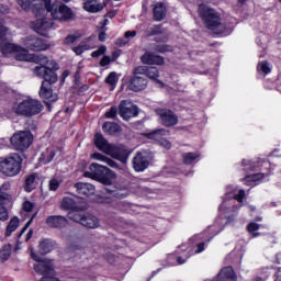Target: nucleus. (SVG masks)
I'll return each instance as SVG.
<instances>
[{"instance_id": "nucleus-48", "label": "nucleus", "mask_w": 281, "mask_h": 281, "mask_svg": "<svg viewBox=\"0 0 281 281\" xmlns=\"http://www.w3.org/2000/svg\"><path fill=\"white\" fill-rule=\"evenodd\" d=\"M146 71H148V67L146 66H138L134 69L133 74H134V78H142V76H146Z\"/></svg>"}, {"instance_id": "nucleus-62", "label": "nucleus", "mask_w": 281, "mask_h": 281, "mask_svg": "<svg viewBox=\"0 0 281 281\" xmlns=\"http://www.w3.org/2000/svg\"><path fill=\"white\" fill-rule=\"evenodd\" d=\"M274 277H276L274 281H281V268H278Z\"/></svg>"}, {"instance_id": "nucleus-31", "label": "nucleus", "mask_w": 281, "mask_h": 281, "mask_svg": "<svg viewBox=\"0 0 281 281\" xmlns=\"http://www.w3.org/2000/svg\"><path fill=\"white\" fill-rule=\"evenodd\" d=\"M92 159H97V161H102L103 164H106V166H110V168H115V169L119 168L117 164L113 159H111L100 153H94L92 155Z\"/></svg>"}, {"instance_id": "nucleus-55", "label": "nucleus", "mask_w": 281, "mask_h": 281, "mask_svg": "<svg viewBox=\"0 0 281 281\" xmlns=\"http://www.w3.org/2000/svg\"><path fill=\"white\" fill-rule=\"evenodd\" d=\"M77 41H78V36H76V35H68L65 38V45H71V44L76 43Z\"/></svg>"}, {"instance_id": "nucleus-43", "label": "nucleus", "mask_w": 281, "mask_h": 281, "mask_svg": "<svg viewBox=\"0 0 281 281\" xmlns=\"http://www.w3.org/2000/svg\"><path fill=\"white\" fill-rule=\"evenodd\" d=\"M164 30L161 29V25H153L148 26L146 30V36H155L157 34H161Z\"/></svg>"}, {"instance_id": "nucleus-44", "label": "nucleus", "mask_w": 281, "mask_h": 281, "mask_svg": "<svg viewBox=\"0 0 281 281\" xmlns=\"http://www.w3.org/2000/svg\"><path fill=\"white\" fill-rule=\"evenodd\" d=\"M199 157H201V154L188 153L183 155V161L184 164L190 165L194 159H199Z\"/></svg>"}, {"instance_id": "nucleus-41", "label": "nucleus", "mask_w": 281, "mask_h": 281, "mask_svg": "<svg viewBox=\"0 0 281 281\" xmlns=\"http://www.w3.org/2000/svg\"><path fill=\"white\" fill-rule=\"evenodd\" d=\"M12 255V247L10 246H4L0 250V262H5L10 259V256Z\"/></svg>"}, {"instance_id": "nucleus-64", "label": "nucleus", "mask_w": 281, "mask_h": 281, "mask_svg": "<svg viewBox=\"0 0 281 281\" xmlns=\"http://www.w3.org/2000/svg\"><path fill=\"white\" fill-rule=\"evenodd\" d=\"M32 236H34V231L30 229L29 233L26 234V237H25L26 243H27V240L32 239Z\"/></svg>"}, {"instance_id": "nucleus-42", "label": "nucleus", "mask_w": 281, "mask_h": 281, "mask_svg": "<svg viewBox=\"0 0 281 281\" xmlns=\"http://www.w3.org/2000/svg\"><path fill=\"white\" fill-rule=\"evenodd\" d=\"M61 210H74L76 207V201L71 198H64L60 203Z\"/></svg>"}, {"instance_id": "nucleus-22", "label": "nucleus", "mask_w": 281, "mask_h": 281, "mask_svg": "<svg viewBox=\"0 0 281 281\" xmlns=\"http://www.w3.org/2000/svg\"><path fill=\"white\" fill-rule=\"evenodd\" d=\"M94 146H97V148L99 150H101V153L109 155V151L111 150L112 145L109 144V140H106V138H104V136H102V134H95L94 135Z\"/></svg>"}, {"instance_id": "nucleus-12", "label": "nucleus", "mask_w": 281, "mask_h": 281, "mask_svg": "<svg viewBox=\"0 0 281 281\" xmlns=\"http://www.w3.org/2000/svg\"><path fill=\"white\" fill-rule=\"evenodd\" d=\"M108 3L109 0H86L83 2V10L91 14H98V12H102L106 8Z\"/></svg>"}, {"instance_id": "nucleus-24", "label": "nucleus", "mask_w": 281, "mask_h": 281, "mask_svg": "<svg viewBox=\"0 0 281 281\" xmlns=\"http://www.w3.org/2000/svg\"><path fill=\"white\" fill-rule=\"evenodd\" d=\"M266 173L258 172V173H249L247 176V187L248 188H256V186H260L262 183V179H265Z\"/></svg>"}, {"instance_id": "nucleus-63", "label": "nucleus", "mask_w": 281, "mask_h": 281, "mask_svg": "<svg viewBox=\"0 0 281 281\" xmlns=\"http://www.w3.org/2000/svg\"><path fill=\"white\" fill-rule=\"evenodd\" d=\"M99 41H101V43H104V41H106V33L104 32L99 33Z\"/></svg>"}, {"instance_id": "nucleus-36", "label": "nucleus", "mask_w": 281, "mask_h": 281, "mask_svg": "<svg viewBox=\"0 0 281 281\" xmlns=\"http://www.w3.org/2000/svg\"><path fill=\"white\" fill-rule=\"evenodd\" d=\"M40 254H49L54 249V243L52 240L45 239L40 243Z\"/></svg>"}, {"instance_id": "nucleus-5", "label": "nucleus", "mask_w": 281, "mask_h": 281, "mask_svg": "<svg viewBox=\"0 0 281 281\" xmlns=\"http://www.w3.org/2000/svg\"><path fill=\"white\" fill-rule=\"evenodd\" d=\"M46 12H49L55 21H74V10L67 4H52L46 2Z\"/></svg>"}, {"instance_id": "nucleus-4", "label": "nucleus", "mask_w": 281, "mask_h": 281, "mask_svg": "<svg viewBox=\"0 0 281 281\" xmlns=\"http://www.w3.org/2000/svg\"><path fill=\"white\" fill-rule=\"evenodd\" d=\"M43 103L33 98H26L13 106L15 115H22V117H34L43 111Z\"/></svg>"}, {"instance_id": "nucleus-46", "label": "nucleus", "mask_w": 281, "mask_h": 281, "mask_svg": "<svg viewBox=\"0 0 281 281\" xmlns=\"http://www.w3.org/2000/svg\"><path fill=\"white\" fill-rule=\"evenodd\" d=\"M261 276L263 277H254L251 281H267V278L271 276V273L269 272V267L261 269Z\"/></svg>"}, {"instance_id": "nucleus-26", "label": "nucleus", "mask_w": 281, "mask_h": 281, "mask_svg": "<svg viewBox=\"0 0 281 281\" xmlns=\"http://www.w3.org/2000/svg\"><path fill=\"white\" fill-rule=\"evenodd\" d=\"M47 3H50L49 0H31V10H36V16H38V13L47 10Z\"/></svg>"}, {"instance_id": "nucleus-16", "label": "nucleus", "mask_w": 281, "mask_h": 281, "mask_svg": "<svg viewBox=\"0 0 281 281\" xmlns=\"http://www.w3.org/2000/svg\"><path fill=\"white\" fill-rule=\"evenodd\" d=\"M40 97L43 100H48V102H56L58 100V95L54 94V91L52 90V83H49V81L42 82Z\"/></svg>"}, {"instance_id": "nucleus-27", "label": "nucleus", "mask_w": 281, "mask_h": 281, "mask_svg": "<svg viewBox=\"0 0 281 281\" xmlns=\"http://www.w3.org/2000/svg\"><path fill=\"white\" fill-rule=\"evenodd\" d=\"M167 135H170V132L166 128L156 130L154 132L147 133L146 137L148 139H154L155 142H160L166 137Z\"/></svg>"}, {"instance_id": "nucleus-59", "label": "nucleus", "mask_w": 281, "mask_h": 281, "mask_svg": "<svg viewBox=\"0 0 281 281\" xmlns=\"http://www.w3.org/2000/svg\"><path fill=\"white\" fill-rule=\"evenodd\" d=\"M23 210L24 212H30L31 210H34V204L32 202H24L23 203Z\"/></svg>"}, {"instance_id": "nucleus-2", "label": "nucleus", "mask_w": 281, "mask_h": 281, "mask_svg": "<svg viewBox=\"0 0 281 281\" xmlns=\"http://www.w3.org/2000/svg\"><path fill=\"white\" fill-rule=\"evenodd\" d=\"M199 12L200 16L203 19L205 23V27L212 31L213 34H223V32L227 30L225 27V24L221 22V15L218 14V12L214 11V9L205 4H200Z\"/></svg>"}, {"instance_id": "nucleus-6", "label": "nucleus", "mask_w": 281, "mask_h": 281, "mask_svg": "<svg viewBox=\"0 0 281 281\" xmlns=\"http://www.w3.org/2000/svg\"><path fill=\"white\" fill-rule=\"evenodd\" d=\"M10 142L14 150H27L34 142V135L30 131H19L12 135Z\"/></svg>"}, {"instance_id": "nucleus-40", "label": "nucleus", "mask_w": 281, "mask_h": 281, "mask_svg": "<svg viewBox=\"0 0 281 281\" xmlns=\"http://www.w3.org/2000/svg\"><path fill=\"white\" fill-rule=\"evenodd\" d=\"M54 157H56V151H54V148H47L46 151L42 154L40 159L43 161V164H49Z\"/></svg>"}, {"instance_id": "nucleus-37", "label": "nucleus", "mask_w": 281, "mask_h": 281, "mask_svg": "<svg viewBox=\"0 0 281 281\" xmlns=\"http://www.w3.org/2000/svg\"><path fill=\"white\" fill-rule=\"evenodd\" d=\"M35 181H36V175L35 173L30 175V176L26 177L25 186H24L25 192H32V190H34L36 188Z\"/></svg>"}, {"instance_id": "nucleus-53", "label": "nucleus", "mask_w": 281, "mask_h": 281, "mask_svg": "<svg viewBox=\"0 0 281 281\" xmlns=\"http://www.w3.org/2000/svg\"><path fill=\"white\" fill-rule=\"evenodd\" d=\"M104 52H106V46H101L98 50L92 52L91 56L92 58H99Z\"/></svg>"}, {"instance_id": "nucleus-47", "label": "nucleus", "mask_w": 281, "mask_h": 281, "mask_svg": "<svg viewBox=\"0 0 281 281\" xmlns=\"http://www.w3.org/2000/svg\"><path fill=\"white\" fill-rule=\"evenodd\" d=\"M63 183V180H58L56 178H53L48 182V188L52 192H56L58 188H60V184Z\"/></svg>"}, {"instance_id": "nucleus-20", "label": "nucleus", "mask_w": 281, "mask_h": 281, "mask_svg": "<svg viewBox=\"0 0 281 281\" xmlns=\"http://www.w3.org/2000/svg\"><path fill=\"white\" fill-rule=\"evenodd\" d=\"M148 87V80L144 77H132L130 80V89L132 91H144Z\"/></svg>"}, {"instance_id": "nucleus-19", "label": "nucleus", "mask_w": 281, "mask_h": 281, "mask_svg": "<svg viewBox=\"0 0 281 281\" xmlns=\"http://www.w3.org/2000/svg\"><path fill=\"white\" fill-rule=\"evenodd\" d=\"M140 60L144 65H158L161 66L166 63L164 57L160 55L153 54L150 52L145 53L142 57Z\"/></svg>"}, {"instance_id": "nucleus-7", "label": "nucleus", "mask_w": 281, "mask_h": 281, "mask_svg": "<svg viewBox=\"0 0 281 281\" xmlns=\"http://www.w3.org/2000/svg\"><path fill=\"white\" fill-rule=\"evenodd\" d=\"M156 113L160 117V122L164 126H177V124L179 123V117L177 116V114H175V112H172V110L157 109Z\"/></svg>"}, {"instance_id": "nucleus-21", "label": "nucleus", "mask_w": 281, "mask_h": 281, "mask_svg": "<svg viewBox=\"0 0 281 281\" xmlns=\"http://www.w3.org/2000/svg\"><path fill=\"white\" fill-rule=\"evenodd\" d=\"M75 188L78 194H81V196H91L95 193V187H93L91 183L78 182L75 184Z\"/></svg>"}, {"instance_id": "nucleus-28", "label": "nucleus", "mask_w": 281, "mask_h": 281, "mask_svg": "<svg viewBox=\"0 0 281 281\" xmlns=\"http://www.w3.org/2000/svg\"><path fill=\"white\" fill-rule=\"evenodd\" d=\"M154 20L164 21L166 19V5L164 3L158 2L154 5Z\"/></svg>"}, {"instance_id": "nucleus-29", "label": "nucleus", "mask_w": 281, "mask_h": 281, "mask_svg": "<svg viewBox=\"0 0 281 281\" xmlns=\"http://www.w3.org/2000/svg\"><path fill=\"white\" fill-rule=\"evenodd\" d=\"M102 130L104 133H108V135H117V133H122V127L117 123L105 122Z\"/></svg>"}, {"instance_id": "nucleus-8", "label": "nucleus", "mask_w": 281, "mask_h": 281, "mask_svg": "<svg viewBox=\"0 0 281 281\" xmlns=\"http://www.w3.org/2000/svg\"><path fill=\"white\" fill-rule=\"evenodd\" d=\"M139 111L137 105L131 101H122L119 105V115L124 120H131V117H137Z\"/></svg>"}, {"instance_id": "nucleus-15", "label": "nucleus", "mask_w": 281, "mask_h": 281, "mask_svg": "<svg viewBox=\"0 0 281 281\" xmlns=\"http://www.w3.org/2000/svg\"><path fill=\"white\" fill-rule=\"evenodd\" d=\"M31 60L36 65H43L47 71H57L58 69V64L49 60L45 55H31Z\"/></svg>"}, {"instance_id": "nucleus-9", "label": "nucleus", "mask_w": 281, "mask_h": 281, "mask_svg": "<svg viewBox=\"0 0 281 281\" xmlns=\"http://www.w3.org/2000/svg\"><path fill=\"white\" fill-rule=\"evenodd\" d=\"M53 26L54 22L47 18L37 19L31 23L32 30L41 34V36H47V32H49V29Z\"/></svg>"}, {"instance_id": "nucleus-30", "label": "nucleus", "mask_w": 281, "mask_h": 281, "mask_svg": "<svg viewBox=\"0 0 281 281\" xmlns=\"http://www.w3.org/2000/svg\"><path fill=\"white\" fill-rule=\"evenodd\" d=\"M263 166L266 170L271 169V162H269L267 159L262 160L261 158H258L256 162L248 161V168L251 170H257V168L262 170Z\"/></svg>"}, {"instance_id": "nucleus-17", "label": "nucleus", "mask_w": 281, "mask_h": 281, "mask_svg": "<svg viewBox=\"0 0 281 281\" xmlns=\"http://www.w3.org/2000/svg\"><path fill=\"white\" fill-rule=\"evenodd\" d=\"M149 161L146 154L137 153L133 159V168L136 172H144L148 168Z\"/></svg>"}, {"instance_id": "nucleus-18", "label": "nucleus", "mask_w": 281, "mask_h": 281, "mask_svg": "<svg viewBox=\"0 0 281 281\" xmlns=\"http://www.w3.org/2000/svg\"><path fill=\"white\" fill-rule=\"evenodd\" d=\"M67 217L61 215H50L46 218V225L54 229H63V227H67Z\"/></svg>"}, {"instance_id": "nucleus-45", "label": "nucleus", "mask_w": 281, "mask_h": 281, "mask_svg": "<svg viewBox=\"0 0 281 281\" xmlns=\"http://www.w3.org/2000/svg\"><path fill=\"white\" fill-rule=\"evenodd\" d=\"M69 218L75 221V223H80L82 225V221L85 220V214L80 212H71L69 213Z\"/></svg>"}, {"instance_id": "nucleus-52", "label": "nucleus", "mask_w": 281, "mask_h": 281, "mask_svg": "<svg viewBox=\"0 0 281 281\" xmlns=\"http://www.w3.org/2000/svg\"><path fill=\"white\" fill-rule=\"evenodd\" d=\"M89 49H91V47H90L89 45H87V44H80L79 46L74 47V48H72V52H75V54H76L77 56H80V54H82L83 52H87V50H89Z\"/></svg>"}, {"instance_id": "nucleus-50", "label": "nucleus", "mask_w": 281, "mask_h": 281, "mask_svg": "<svg viewBox=\"0 0 281 281\" xmlns=\"http://www.w3.org/2000/svg\"><path fill=\"white\" fill-rule=\"evenodd\" d=\"M117 80H119L117 74H116V72H111V74L106 77L105 82H106L108 85H111V87H115V85H117Z\"/></svg>"}, {"instance_id": "nucleus-54", "label": "nucleus", "mask_w": 281, "mask_h": 281, "mask_svg": "<svg viewBox=\"0 0 281 281\" xmlns=\"http://www.w3.org/2000/svg\"><path fill=\"white\" fill-rule=\"evenodd\" d=\"M106 117L114 119L117 116V108L113 106L105 113Z\"/></svg>"}, {"instance_id": "nucleus-33", "label": "nucleus", "mask_w": 281, "mask_h": 281, "mask_svg": "<svg viewBox=\"0 0 281 281\" xmlns=\"http://www.w3.org/2000/svg\"><path fill=\"white\" fill-rule=\"evenodd\" d=\"M19 217L15 216L11 218L5 229V236H12L13 232H16V229L19 228Z\"/></svg>"}, {"instance_id": "nucleus-39", "label": "nucleus", "mask_w": 281, "mask_h": 281, "mask_svg": "<svg viewBox=\"0 0 281 281\" xmlns=\"http://www.w3.org/2000/svg\"><path fill=\"white\" fill-rule=\"evenodd\" d=\"M249 216L252 218V223H262V215L258 212L256 206L248 205Z\"/></svg>"}, {"instance_id": "nucleus-32", "label": "nucleus", "mask_w": 281, "mask_h": 281, "mask_svg": "<svg viewBox=\"0 0 281 281\" xmlns=\"http://www.w3.org/2000/svg\"><path fill=\"white\" fill-rule=\"evenodd\" d=\"M100 183L103 186H106L105 191L109 192V194H113L116 192L117 188L113 186V180L109 177H101L99 179Z\"/></svg>"}, {"instance_id": "nucleus-56", "label": "nucleus", "mask_w": 281, "mask_h": 281, "mask_svg": "<svg viewBox=\"0 0 281 281\" xmlns=\"http://www.w3.org/2000/svg\"><path fill=\"white\" fill-rule=\"evenodd\" d=\"M160 146H164V148H166L167 150H170L172 148V144L167 140L166 138H162L160 142H159Z\"/></svg>"}, {"instance_id": "nucleus-51", "label": "nucleus", "mask_w": 281, "mask_h": 281, "mask_svg": "<svg viewBox=\"0 0 281 281\" xmlns=\"http://www.w3.org/2000/svg\"><path fill=\"white\" fill-rule=\"evenodd\" d=\"M22 10H32V0H15Z\"/></svg>"}, {"instance_id": "nucleus-23", "label": "nucleus", "mask_w": 281, "mask_h": 281, "mask_svg": "<svg viewBox=\"0 0 281 281\" xmlns=\"http://www.w3.org/2000/svg\"><path fill=\"white\" fill-rule=\"evenodd\" d=\"M81 225L83 227H88L89 229H95L100 227V220H98V217H95L94 215L86 214L83 215Z\"/></svg>"}, {"instance_id": "nucleus-3", "label": "nucleus", "mask_w": 281, "mask_h": 281, "mask_svg": "<svg viewBox=\"0 0 281 281\" xmlns=\"http://www.w3.org/2000/svg\"><path fill=\"white\" fill-rule=\"evenodd\" d=\"M23 168V158L21 155L13 153L0 158V173L3 177H18Z\"/></svg>"}, {"instance_id": "nucleus-14", "label": "nucleus", "mask_w": 281, "mask_h": 281, "mask_svg": "<svg viewBox=\"0 0 281 281\" xmlns=\"http://www.w3.org/2000/svg\"><path fill=\"white\" fill-rule=\"evenodd\" d=\"M108 155L113 157V159L122 161V164H126V159H128V150H126V147L123 145H112L110 147V151H108Z\"/></svg>"}, {"instance_id": "nucleus-35", "label": "nucleus", "mask_w": 281, "mask_h": 281, "mask_svg": "<svg viewBox=\"0 0 281 281\" xmlns=\"http://www.w3.org/2000/svg\"><path fill=\"white\" fill-rule=\"evenodd\" d=\"M260 227H262V225H260L256 222L248 223L247 232L251 235L250 238H258V236H260V233L258 232V229H260Z\"/></svg>"}, {"instance_id": "nucleus-38", "label": "nucleus", "mask_w": 281, "mask_h": 281, "mask_svg": "<svg viewBox=\"0 0 281 281\" xmlns=\"http://www.w3.org/2000/svg\"><path fill=\"white\" fill-rule=\"evenodd\" d=\"M257 70L263 76H269V74H271V64H269L267 60L259 61Z\"/></svg>"}, {"instance_id": "nucleus-57", "label": "nucleus", "mask_w": 281, "mask_h": 281, "mask_svg": "<svg viewBox=\"0 0 281 281\" xmlns=\"http://www.w3.org/2000/svg\"><path fill=\"white\" fill-rule=\"evenodd\" d=\"M235 201H238V203H243V199H245V191L239 190L238 194L234 195Z\"/></svg>"}, {"instance_id": "nucleus-13", "label": "nucleus", "mask_w": 281, "mask_h": 281, "mask_svg": "<svg viewBox=\"0 0 281 281\" xmlns=\"http://www.w3.org/2000/svg\"><path fill=\"white\" fill-rule=\"evenodd\" d=\"M10 190V182H4L0 187V221H8V209L3 206V201H8L10 195L5 191Z\"/></svg>"}, {"instance_id": "nucleus-58", "label": "nucleus", "mask_w": 281, "mask_h": 281, "mask_svg": "<svg viewBox=\"0 0 281 281\" xmlns=\"http://www.w3.org/2000/svg\"><path fill=\"white\" fill-rule=\"evenodd\" d=\"M106 65H111V57H109V56H104L100 60V67H106Z\"/></svg>"}, {"instance_id": "nucleus-1", "label": "nucleus", "mask_w": 281, "mask_h": 281, "mask_svg": "<svg viewBox=\"0 0 281 281\" xmlns=\"http://www.w3.org/2000/svg\"><path fill=\"white\" fill-rule=\"evenodd\" d=\"M5 34H8V27L3 25V20L0 19V49L3 56H14L18 60L30 63L32 54L21 46L5 42Z\"/></svg>"}, {"instance_id": "nucleus-10", "label": "nucleus", "mask_w": 281, "mask_h": 281, "mask_svg": "<svg viewBox=\"0 0 281 281\" xmlns=\"http://www.w3.org/2000/svg\"><path fill=\"white\" fill-rule=\"evenodd\" d=\"M33 72L35 76H38V78H44V82H49V85H56V82H58L56 71L47 70L44 65L36 66Z\"/></svg>"}, {"instance_id": "nucleus-61", "label": "nucleus", "mask_w": 281, "mask_h": 281, "mask_svg": "<svg viewBox=\"0 0 281 281\" xmlns=\"http://www.w3.org/2000/svg\"><path fill=\"white\" fill-rule=\"evenodd\" d=\"M201 251H205V244L203 243L198 245V250H195V254H201Z\"/></svg>"}, {"instance_id": "nucleus-25", "label": "nucleus", "mask_w": 281, "mask_h": 281, "mask_svg": "<svg viewBox=\"0 0 281 281\" xmlns=\"http://www.w3.org/2000/svg\"><path fill=\"white\" fill-rule=\"evenodd\" d=\"M147 78H149V80H155L156 85L160 88V89H164L165 87V83L164 81L157 79L159 78V70L155 67H147V70H146V75Z\"/></svg>"}, {"instance_id": "nucleus-60", "label": "nucleus", "mask_w": 281, "mask_h": 281, "mask_svg": "<svg viewBox=\"0 0 281 281\" xmlns=\"http://www.w3.org/2000/svg\"><path fill=\"white\" fill-rule=\"evenodd\" d=\"M135 36H137V32L136 31H127V32H125V38H135Z\"/></svg>"}, {"instance_id": "nucleus-49", "label": "nucleus", "mask_w": 281, "mask_h": 281, "mask_svg": "<svg viewBox=\"0 0 281 281\" xmlns=\"http://www.w3.org/2000/svg\"><path fill=\"white\" fill-rule=\"evenodd\" d=\"M155 50L159 52V54H166V52H173V48L168 44H158L156 45Z\"/></svg>"}, {"instance_id": "nucleus-34", "label": "nucleus", "mask_w": 281, "mask_h": 281, "mask_svg": "<svg viewBox=\"0 0 281 281\" xmlns=\"http://www.w3.org/2000/svg\"><path fill=\"white\" fill-rule=\"evenodd\" d=\"M89 168H90V171H86L83 173V177H88L89 179H93V177H95V175H98V172H95V171L100 170L101 168L103 170H108L105 166L98 165L95 162H92Z\"/></svg>"}, {"instance_id": "nucleus-11", "label": "nucleus", "mask_w": 281, "mask_h": 281, "mask_svg": "<svg viewBox=\"0 0 281 281\" xmlns=\"http://www.w3.org/2000/svg\"><path fill=\"white\" fill-rule=\"evenodd\" d=\"M24 46L26 49H31V52H45L46 49H49V45L47 43L34 36L26 37L24 40Z\"/></svg>"}]
</instances>
